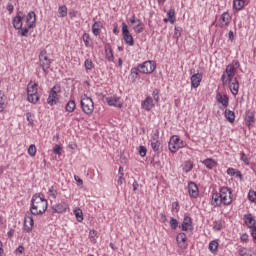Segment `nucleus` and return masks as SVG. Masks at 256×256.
Here are the masks:
<instances>
[{
	"instance_id": "nucleus-1",
	"label": "nucleus",
	"mask_w": 256,
	"mask_h": 256,
	"mask_svg": "<svg viewBox=\"0 0 256 256\" xmlns=\"http://www.w3.org/2000/svg\"><path fill=\"white\" fill-rule=\"evenodd\" d=\"M231 189L228 187L220 188L219 193L212 194V205L214 207H221V205H231L233 203V197L231 196Z\"/></svg>"
},
{
	"instance_id": "nucleus-2",
	"label": "nucleus",
	"mask_w": 256,
	"mask_h": 256,
	"mask_svg": "<svg viewBox=\"0 0 256 256\" xmlns=\"http://www.w3.org/2000/svg\"><path fill=\"white\" fill-rule=\"evenodd\" d=\"M47 199L43 198L41 194H34L31 199L30 213L31 215H43L47 211Z\"/></svg>"
},
{
	"instance_id": "nucleus-3",
	"label": "nucleus",
	"mask_w": 256,
	"mask_h": 256,
	"mask_svg": "<svg viewBox=\"0 0 256 256\" xmlns=\"http://www.w3.org/2000/svg\"><path fill=\"white\" fill-rule=\"evenodd\" d=\"M239 67H241V64L237 60L232 61V63L226 66V69L221 76L223 85H227L231 79H234L233 77L237 75V69H239Z\"/></svg>"
},
{
	"instance_id": "nucleus-4",
	"label": "nucleus",
	"mask_w": 256,
	"mask_h": 256,
	"mask_svg": "<svg viewBox=\"0 0 256 256\" xmlns=\"http://www.w3.org/2000/svg\"><path fill=\"white\" fill-rule=\"evenodd\" d=\"M80 105L83 113L86 115H92L93 111H95V104L93 103V99L87 96V94L81 96Z\"/></svg>"
},
{
	"instance_id": "nucleus-5",
	"label": "nucleus",
	"mask_w": 256,
	"mask_h": 256,
	"mask_svg": "<svg viewBox=\"0 0 256 256\" xmlns=\"http://www.w3.org/2000/svg\"><path fill=\"white\" fill-rule=\"evenodd\" d=\"M186 145L187 143H185V141L181 140L179 136L174 135L170 138L168 149L171 153H177L179 149H183Z\"/></svg>"
},
{
	"instance_id": "nucleus-6",
	"label": "nucleus",
	"mask_w": 256,
	"mask_h": 256,
	"mask_svg": "<svg viewBox=\"0 0 256 256\" xmlns=\"http://www.w3.org/2000/svg\"><path fill=\"white\" fill-rule=\"evenodd\" d=\"M156 68L157 65L154 61H145L138 65L139 73L143 74H151L153 71H155Z\"/></svg>"
},
{
	"instance_id": "nucleus-7",
	"label": "nucleus",
	"mask_w": 256,
	"mask_h": 256,
	"mask_svg": "<svg viewBox=\"0 0 256 256\" xmlns=\"http://www.w3.org/2000/svg\"><path fill=\"white\" fill-rule=\"evenodd\" d=\"M39 62L40 67L44 71V73H47V70L49 67H51V60L49 59V56L47 55V51L42 50L39 54Z\"/></svg>"
},
{
	"instance_id": "nucleus-8",
	"label": "nucleus",
	"mask_w": 256,
	"mask_h": 256,
	"mask_svg": "<svg viewBox=\"0 0 256 256\" xmlns=\"http://www.w3.org/2000/svg\"><path fill=\"white\" fill-rule=\"evenodd\" d=\"M60 92H61V88L59 86H54L51 89L47 99L48 105H51V107H53V105H57V101H59V97L57 96V93H60Z\"/></svg>"
},
{
	"instance_id": "nucleus-9",
	"label": "nucleus",
	"mask_w": 256,
	"mask_h": 256,
	"mask_svg": "<svg viewBox=\"0 0 256 256\" xmlns=\"http://www.w3.org/2000/svg\"><path fill=\"white\" fill-rule=\"evenodd\" d=\"M122 35L125 43L129 45L130 47H133L135 45V41L133 40V36L129 33V28L127 24L122 23Z\"/></svg>"
},
{
	"instance_id": "nucleus-10",
	"label": "nucleus",
	"mask_w": 256,
	"mask_h": 256,
	"mask_svg": "<svg viewBox=\"0 0 256 256\" xmlns=\"http://www.w3.org/2000/svg\"><path fill=\"white\" fill-rule=\"evenodd\" d=\"M216 101L217 103H219L220 105V109H227V107H229V96H227L226 94H221V93H217L216 94Z\"/></svg>"
},
{
	"instance_id": "nucleus-11",
	"label": "nucleus",
	"mask_w": 256,
	"mask_h": 256,
	"mask_svg": "<svg viewBox=\"0 0 256 256\" xmlns=\"http://www.w3.org/2000/svg\"><path fill=\"white\" fill-rule=\"evenodd\" d=\"M33 216H31V213H28V215L24 218V231L25 233H31L33 231Z\"/></svg>"
},
{
	"instance_id": "nucleus-12",
	"label": "nucleus",
	"mask_w": 256,
	"mask_h": 256,
	"mask_svg": "<svg viewBox=\"0 0 256 256\" xmlns=\"http://www.w3.org/2000/svg\"><path fill=\"white\" fill-rule=\"evenodd\" d=\"M106 102L108 103V105H110V107H117L118 109H121V107H123L121 98L117 96L107 97Z\"/></svg>"
},
{
	"instance_id": "nucleus-13",
	"label": "nucleus",
	"mask_w": 256,
	"mask_h": 256,
	"mask_svg": "<svg viewBox=\"0 0 256 256\" xmlns=\"http://www.w3.org/2000/svg\"><path fill=\"white\" fill-rule=\"evenodd\" d=\"M180 229L182 231H193V220L189 216H185L182 224L180 225Z\"/></svg>"
},
{
	"instance_id": "nucleus-14",
	"label": "nucleus",
	"mask_w": 256,
	"mask_h": 256,
	"mask_svg": "<svg viewBox=\"0 0 256 256\" xmlns=\"http://www.w3.org/2000/svg\"><path fill=\"white\" fill-rule=\"evenodd\" d=\"M68 207L69 206L65 202L54 204L53 206H51V213H65Z\"/></svg>"
},
{
	"instance_id": "nucleus-15",
	"label": "nucleus",
	"mask_w": 256,
	"mask_h": 256,
	"mask_svg": "<svg viewBox=\"0 0 256 256\" xmlns=\"http://www.w3.org/2000/svg\"><path fill=\"white\" fill-rule=\"evenodd\" d=\"M229 23H231V15L228 12H224L219 19V27L223 29V27H229Z\"/></svg>"
},
{
	"instance_id": "nucleus-16",
	"label": "nucleus",
	"mask_w": 256,
	"mask_h": 256,
	"mask_svg": "<svg viewBox=\"0 0 256 256\" xmlns=\"http://www.w3.org/2000/svg\"><path fill=\"white\" fill-rule=\"evenodd\" d=\"M36 22H37V15L33 11L29 12L26 16V23H27L28 29L35 28Z\"/></svg>"
},
{
	"instance_id": "nucleus-17",
	"label": "nucleus",
	"mask_w": 256,
	"mask_h": 256,
	"mask_svg": "<svg viewBox=\"0 0 256 256\" xmlns=\"http://www.w3.org/2000/svg\"><path fill=\"white\" fill-rule=\"evenodd\" d=\"M37 94H39L38 91H37V84H35V83L34 84H29L28 85V90H27V95H28L27 99H28V101L29 102H35L37 100V98L33 99L31 97H32V95H37Z\"/></svg>"
},
{
	"instance_id": "nucleus-18",
	"label": "nucleus",
	"mask_w": 256,
	"mask_h": 256,
	"mask_svg": "<svg viewBox=\"0 0 256 256\" xmlns=\"http://www.w3.org/2000/svg\"><path fill=\"white\" fill-rule=\"evenodd\" d=\"M227 85H229V89L232 95H237L239 93V81L237 78H232L228 81Z\"/></svg>"
},
{
	"instance_id": "nucleus-19",
	"label": "nucleus",
	"mask_w": 256,
	"mask_h": 256,
	"mask_svg": "<svg viewBox=\"0 0 256 256\" xmlns=\"http://www.w3.org/2000/svg\"><path fill=\"white\" fill-rule=\"evenodd\" d=\"M23 17H25V14H23V12H18L13 19V27L16 28L17 30L23 27Z\"/></svg>"
},
{
	"instance_id": "nucleus-20",
	"label": "nucleus",
	"mask_w": 256,
	"mask_h": 256,
	"mask_svg": "<svg viewBox=\"0 0 256 256\" xmlns=\"http://www.w3.org/2000/svg\"><path fill=\"white\" fill-rule=\"evenodd\" d=\"M188 193L190 197H193V199H197V197H199V188L195 182L188 183Z\"/></svg>"
},
{
	"instance_id": "nucleus-21",
	"label": "nucleus",
	"mask_w": 256,
	"mask_h": 256,
	"mask_svg": "<svg viewBox=\"0 0 256 256\" xmlns=\"http://www.w3.org/2000/svg\"><path fill=\"white\" fill-rule=\"evenodd\" d=\"M203 79V74L201 73H196L191 76V87L194 89H197L199 85H201V81Z\"/></svg>"
},
{
	"instance_id": "nucleus-22",
	"label": "nucleus",
	"mask_w": 256,
	"mask_h": 256,
	"mask_svg": "<svg viewBox=\"0 0 256 256\" xmlns=\"http://www.w3.org/2000/svg\"><path fill=\"white\" fill-rule=\"evenodd\" d=\"M176 241L178 243V247L181 249H185L187 247V234L181 232L177 235Z\"/></svg>"
},
{
	"instance_id": "nucleus-23",
	"label": "nucleus",
	"mask_w": 256,
	"mask_h": 256,
	"mask_svg": "<svg viewBox=\"0 0 256 256\" xmlns=\"http://www.w3.org/2000/svg\"><path fill=\"white\" fill-rule=\"evenodd\" d=\"M142 109H145V111H151L153 107H155V104L153 103V98L151 96H147L145 100L141 103Z\"/></svg>"
},
{
	"instance_id": "nucleus-24",
	"label": "nucleus",
	"mask_w": 256,
	"mask_h": 256,
	"mask_svg": "<svg viewBox=\"0 0 256 256\" xmlns=\"http://www.w3.org/2000/svg\"><path fill=\"white\" fill-rule=\"evenodd\" d=\"M245 121L248 127H250V125H253V123H255V112L247 110L245 114Z\"/></svg>"
},
{
	"instance_id": "nucleus-25",
	"label": "nucleus",
	"mask_w": 256,
	"mask_h": 256,
	"mask_svg": "<svg viewBox=\"0 0 256 256\" xmlns=\"http://www.w3.org/2000/svg\"><path fill=\"white\" fill-rule=\"evenodd\" d=\"M246 5H249V0H234L233 1V7L236 9V11H241L243 7Z\"/></svg>"
},
{
	"instance_id": "nucleus-26",
	"label": "nucleus",
	"mask_w": 256,
	"mask_h": 256,
	"mask_svg": "<svg viewBox=\"0 0 256 256\" xmlns=\"http://www.w3.org/2000/svg\"><path fill=\"white\" fill-rule=\"evenodd\" d=\"M245 224L249 229H253L255 227V218L251 214L244 215Z\"/></svg>"
},
{
	"instance_id": "nucleus-27",
	"label": "nucleus",
	"mask_w": 256,
	"mask_h": 256,
	"mask_svg": "<svg viewBox=\"0 0 256 256\" xmlns=\"http://www.w3.org/2000/svg\"><path fill=\"white\" fill-rule=\"evenodd\" d=\"M202 163L207 169H213L214 167H217V161L212 158H207L203 160Z\"/></svg>"
},
{
	"instance_id": "nucleus-28",
	"label": "nucleus",
	"mask_w": 256,
	"mask_h": 256,
	"mask_svg": "<svg viewBox=\"0 0 256 256\" xmlns=\"http://www.w3.org/2000/svg\"><path fill=\"white\" fill-rule=\"evenodd\" d=\"M224 117L229 121V123H235V112L226 109L224 112Z\"/></svg>"
},
{
	"instance_id": "nucleus-29",
	"label": "nucleus",
	"mask_w": 256,
	"mask_h": 256,
	"mask_svg": "<svg viewBox=\"0 0 256 256\" xmlns=\"http://www.w3.org/2000/svg\"><path fill=\"white\" fill-rule=\"evenodd\" d=\"M184 173H189L193 169V161L187 160L184 162L183 167H182Z\"/></svg>"
},
{
	"instance_id": "nucleus-30",
	"label": "nucleus",
	"mask_w": 256,
	"mask_h": 256,
	"mask_svg": "<svg viewBox=\"0 0 256 256\" xmlns=\"http://www.w3.org/2000/svg\"><path fill=\"white\" fill-rule=\"evenodd\" d=\"M101 22H95L93 25H92V33L93 35H95L97 37V35H99V33H101Z\"/></svg>"
},
{
	"instance_id": "nucleus-31",
	"label": "nucleus",
	"mask_w": 256,
	"mask_h": 256,
	"mask_svg": "<svg viewBox=\"0 0 256 256\" xmlns=\"http://www.w3.org/2000/svg\"><path fill=\"white\" fill-rule=\"evenodd\" d=\"M75 107H77V105L75 104V101L74 100H70L68 101V103L66 104V111L68 113H73V111H75Z\"/></svg>"
},
{
	"instance_id": "nucleus-32",
	"label": "nucleus",
	"mask_w": 256,
	"mask_h": 256,
	"mask_svg": "<svg viewBox=\"0 0 256 256\" xmlns=\"http://www.w3.org/2000/svg\"><path fill=\"white\" fill-rule=\"evenodd\" d=\"M106 53V59L107 61L113 62L114 56H113V49H111V46H108L105 48Z\"/></svg>"
},
{
	"instance_id": "nucleus-33",
	"label": "nucleus",
	"mask_w": 256,
	"mask_h": 256,
	"mask_svg": "<svg viewBox=\"0 0 256 256\" xmlns=\"http://www.w3.org/2000/svg\"><path fill=\"white\" fill-rule=\"evenodd\" d=\"M26 119L28 121L29 127H33L35 125L34 119L35 115L31 112L26 113Z\"/></svg>"
},
{
	"instance_id": "nucleus-34",
	"label": "nucleus",
	"mask_w": 256,
	"mask_h": 256,
	"mask_svg": "<svg viewBox=\"0 0 256 256\" xmlns=\"http://www.w3.org/2000/svg\"><path fill=\"white\" fill-rule=\"evenodd\" d=\"M74 215L79 223L83 222V210L80 208L75 209Z\"/></svg>"
},
{
	"instance_id": "nucleus-35",
	"label": "nucleus",
	"mask_w": 256,
	"mask_h": 256,
	"mask_svg": "<svg viewBox=\"0 0 256 256\" xmlns=\"http://www.w3.org/2000/svg\"><path fill=\"white\" fill-rule=\"evenodd\" d=\"M238 253L240 256H253L251 254V249H247L245 247H240Z\"/></svg>"
},
{
	"instance_id": "nucleus-36",
	"label": "nucleus",
	"mask_w": 256,
	"mask_h": 256,
	"mask_svg": "<svg viewBox=\"0 0 256 256\" xmlns=\"http://www.w3.org/2000/svg\"><path fill=\"white\" fill-rule=\"evenodd\" d=\"M5 110V93L0 90V113Z\"/></svg>"
},
{
	"instance_id": "nucleus-37",
	"label": "nucleus",
	"mask_w": 256,
	"mask_h": 256,
	"mask_svg": "<svg viewBox=\"0 0 256 256\" xmlns=\"http://www.w3.org/2000/svg\"><path fill=\"white\" fill-rule=\"evenodd\" d=\"M159 147H161V143H159V140L157 138H152L151 148L153 149V151H158Z\"/></svg>"
},
{
	"instance_id": "nucleus-38",
	"label": "nucleus",
	"mask_w": 256,
	"mask_h": 256,
	"mask_svg": "<svg viewBox=\"0 0 256 256\" xmlns=\"http://www.w3.org/2000/svg\"><path fill=\"white\" fill-rule=\"evenodd\" d=\"M58 15L59 17H67V6L65 5L59 6Z\"/></svg>"
},
{
	"instance_id": "nucleus-39",
	"label": "nucleus",
	"mask_w": 256,
	"mask_h": 256,
	"mask_svg": "<svg viewBox=\"0 0 256 256\" xmlns=\"http://www.w3.org/2000/svg\"><path fill=\"white\" fill-rule=\"evenodd\" d=\"M167 16L169 19V23L173 25V23H175V9H170L167 13Z\"/></svg>"
},
{
	"instance_id": "nucleus-40",
	"label": "nucleus",
	"mask_w": 256,
	"mask_h": 256,
	"mask_svg": "<svg viewBox=\"0 0 256 256\" xmlns=\"http://www.w3.org/2000/svg\"><path fill=\"white\" fill-rule=\"evenodd\" d=\"M218 247H219V242H217L216 240H213L209 243V249L212 253H215Z\"/></svg>"
},
{
	"instance_id": "nucleus-41",
	"label": "nucleus",
	"mask_w": 256,
	"mask_h": 256,
	"mask_svg": "<svg viewBox=\"0 0 256 256\" xmlns=\"http://www.w3.org/2000/svg\"><path fill=\"white\" fill-rule=\"evenodd\" d=\"M28 155H30V157H35V155H37V147L35 146V144H31L29 146Z\"/></svg>"
},
{
	"instance_id": "nucleus-42",
	"label": "nucleus",
	"mask_w": 256,
	"mask_h": 256,
	"mask_svg": "<svg viewBox=\"0 0 256 256\" xmlns=\"http://www.w3.org/2000/svg\"><path fill=\"white\" fill-rule=\"evenodd\" d=\"M48 195L52 197V199H57V189H55V186L49 188Z\"/></svg>"
},
{
	"instance_id": "nucleus-43",
	"label": "nucleus",
	"mask_w": 256,
	"mask_h": 256,
	"mask_svg": "<svg viewBox=\"0 0 256 256\" xmlns=\"http://www.w3.org/2000/svg\"><path fill=\"white\" fill-rule=\"evenodd\" d=\"M29 26L28 27H21L20 31H18V35H21L22 37H27L29 35Z\"/></svg>"
},
{
	"instance_id": "nucleus-44",
	"label": "nucleus",
	"mask_w": 256,
	"mask_h": 256,
	"mask_svg": "<svg viewBox=\"0 0 256 256\" xmlns=\"http://www.w3.org/2000/svg\"><path fill=\"white\" fill-rule=\"evenodd\" d=\"M161 93V91L159 90V89H157V88H155L154 90H153V92H152V97H153V99H154V101L156 102V103H159V94Z\"/></svg>"
},
{
	"instance_id": "nucleus-45",
	"label": "nucleus",
	"mask_w": 256,
	"mask_h": 256,
	"mask_svg": "<svg viewBox=\"0 0 256 256\" xmlns=\"http://www.w3.org/2000/svg\"><path fill=\"white\" fill-rule=\"evenodd\" d=\"M131 77L134 80L139 77V66H137V68H132L131 69Z\"/></svg>"
},
{
	"instance_id": "nucleus-46",
	"label": "nucleus",
	"mask_w": 256,
	"mask_h": 256,
	"mask_svg": "<svg viewBox=\"0 0 256 256\" xmlns=\"http://www.w3.org/2000/svg\"><path fill=\"white\" fill-rule=\"evenodd\" d=\"M135 33H143V23L140 21L136 26L133 27Z\"/></svg>"
},
{
	"instance_id": "nucleus-47",
	"label": "nucleus",
	"mask_w": 256,
	"mask_h": 256,
	"mask_svg": "<svg viewBox=\"0 0 256 256\" xmlns=\"http://www.w3.org/2000/svg\"><path fill=\"white\" fill-rule=\"evenodd\" d=\"M170 227L171 229H177V227H179V222H177V219L173 217L170 218Z\"/></svg>"
},
{
	"instance_id": "nucleus-48",
	"label": "nucleus",
	"mask_w": 256,
	"mask_h": 256,
	"mask_svg": "<svg viewBox=\"0 0 256 256\" xmlns=\"http://www.w3.org/2000/svg\"><path fill=\"white\" fill-rule=\"evenodd\" d=\"M138 151L140 157H145V155H147V148L145 146H139Z\"/></svg>"
},
{
	"instance_id": "nucleus-49",
	"label": "nucleus",
	"mask_w": 256,
	"mask_h": 256,
	"mask_svg": "<svg viewBox=\"0 0 256 256\" xmlns=\"http://www.w3.org/2000/svg\"><path fill=\"white\" fill-rule=\"evenodd\" d=\"M84 66H85V69L91 71V69H93V61L89 59L85 60Z\"/></svg>"
},
{
	"instance_id": "nucleus-50",
	"label": "nucleus",
	"mask_w": 256,
	"mask_h": 256,
	"mask_svg": "<svg viewBox=\"0 0 256 256\" xmlns=\"http://www.w3.org/2000/svg\"><path fill=\"white\" fill-rule=\"evenodd\" d=\"M213 229L214 231H221V229H223V224L220 221H216L214 222Z\"/></svg>"
},
{
	"instance_id": "nucleus-51",
	"label": "nucleus",
	"mask_w": 256,
	"mask_h": 256,
	"mask_svg": "<svg viewBox=\"0 0 256 256\" xmlns=\"http://www.w3.org/2000/svg\"><path fill=\"white\" fill-rule=\"evenodd\" d=\"M248 199L249 201H251L252 203H255L256 201V192L255 191H250L248 193Z\"/></svg>"
},
{
	"instance_id": "nucleus-52",
	"label": "nucleus",
	"mask_w": 256,
	"mask_h": 256,
	"mask_svg": "<svg viewBox=\"0 0 256 256\" xmlns=\"http://www.w3.org/2000/svg\"><path fill=\"white\" fill-rule=\"evenodd\" d=\"M240 159L241 161H243V163H245V165H249L250 160L245 153H241Z\"/></svg>"
},
{
	"instance_id": "nucleus-53",
	"label": "nucleus",
	"mask_w": 256,
	"mask_h": 256,
	"mask_svg": "<svg viewBox=\"0 0 256 256\" xmlns=\"http://www.w3.org/2000/svg\"><path fill=\"white\" fill-rule=\"evenodd\" d=\"M53 153L55 155H61V146L59 144H56L53 149Z\"/></svg>"
},
{
	"instance_id": "nucleus-54",
	"label": "nucleus",
	"mask_w": 256,
	"mask_h": 256,
	"mask_svg": "<svg viewBox=\"0 0 256 256\" xmlns=\"http://www.w3.org/2000/svg\"><path fill=\"white\" fill-rule=\"evenodd\" d=\"M130 23L131 25H135V23H141V20L137 19V17H135V15H133L131 18H130Z\"/></svg>"
},
{
	"instance_id": "nucleus-55",
	"label": "nucleus",
	"mask_w": 256,
	"mask_h": 256,
	"mask_svg": "<svg viewBox=\"0 0 256 256\" xmlns=\"http://www.w3.org/2000/svg\"><path fill=\"white\" fill-rule=\"evenodd\" d=\"M241 241L243 243H247V241H249V235L247 234H242L241 237H240Z\"/></svg>"
},
{
	"instance_id": "nucleus-56",
	"label": "nucleus",
	"mask_w": 256,
	"mask_h": 256,
	"mask_svg": "<svg viewBox=\"0 0 256 256\" xmlns=\"http://www.w3.org/2000/svg\"><path fill=\"white\" fill-rule=\"evenodd\" d=\"M74 179H75L77 185H83V179H81L79 176L75 175Z\"/></svg>"
},
{
	"instance_id": "nucleus-57",
	"label": "nucleus",
	"mask_w": 256,
	"mask_h": 256,
	"mask_svg": "<svg viewBox=\"0 0 256 256\" xmlns=\"http://www.w3.org/2000/svg\"><path fill=\"white\" fill-rule=\"evenodd\" d=\"M6 9L7 11H9V13H13V9H15V7L13 6V4L9 3L7 4Z\"/></svg>"
},
{
	"instance_id": "nucleus-58",
	"label": "nucleus",
	"mask_w": 256,
	"mask_h": 256,
	"mask_svg": "<svg viewBox=\"0 0 256 256\" xmlns=\"http://www.w3.org/2000/svg\"><path fill=\"white\" fill-rule=\"evenodd\" d=\"M227 173H228L231 177H233V176H235V169H234V168H228V169H227Z\"/></svg>"
},
{
	"instance_id": "nucleus-59",
	"label": "nucleus",
	"mask_w": 256,
	"mask_h": 256,
	"mask_svg": "<svg viewBox=\"0 0 256 256\" xmlns=\"http://www.w3.org/2000/svg\"><path fill=\"white\" fill-rule=\"evenodd\" d=\"M25 251V247L23 246H18L17 249H16V253H20V254H23V252Z\"/></svg>"
},
{
	"instance_id": "nucleus-60",
	"label": "nucleus",
	"mask_w": 256,
	"mask_h": 256,
	"mask_svg": "<svg viewBox=\"0 0 256 256\" xmlns=\"http://www.w3.org/2000/svg\"><path fill=\"white\" fill-rule=\"evenodd\" d=\"M160 219L163 223H165L167 221V215H165V213H161L160 214Z\"/></svg>"
},
{
	"instance_id": "nucleus-61",
	"label": "nucleus",
	"mask_w": 256,
	"mask_h": 256,
	"mask_svg": "<svg viewBox=\"0 0 256 256\" xmlns=\"http://www.w3.org/2000/svg\"><path fill=\"white\" fill-rule=\"evenodd\" d=\"M31 99H36L35 102H30L35 105V103H37L39 101V94L32 95Z\"/></svg>"
},
{
	"instance_id": "nucleus-62",
	"label": "nucleus",
	"mask_w": 256,
	"mask_h": 256,
	"mask_svg": "<svg viewBox=\"0 0 256 256\" xmlns=\"http://www.w3.org/2000/svg\"><path fill=\"white\" fill-rule=\"evenodd\" d=\"M132 187H133V191H137V189L139 187V183H137V181L134 180Z\"/></svg>"
},
{
	"instance_id": "nucleus-63",
	"label": "nucleus",
	"mask_w": 256,
	"mask_h": 256,
	"mask_svg": "<svg viewBox=\"0 0 256 256\" xmlns=\"http://www.w3.org/2000/svg\"><path fill=\"white\" fill-rule=\"evenodd\" d=\"M97 235V232L95 230L90 231L89 237L93 239Z\"/></svg>"
},
{
	"instance_id": "nucleus-64",
	"label": "nucleus",
	"mask_w": 256,
	"mask_h": 256,
	"mask_svg": "<svg viewBox=\"0 0 256 256\" xmlns=\"http://www.w3.org/2000/svg\"><path fill=\"white\" fill-rule=\"evenodd\" d=\"M118 185H123V173H121V176L118 179Z\"/></svg>"
}]
</instances>
